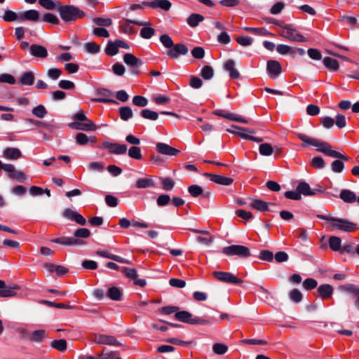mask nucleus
Returning <instances> with one entry per match:
<instances>
[{
	"label": "nucleus",
	"instance_id": "nucleus-1",
	"mask_svg": "<svg viewBox=\"0 0 359 359\" xmlns=\"http://www.w3.org/2000/svg\"><path fill=\"white\" fill-rule=\"evenodd\" d=\"M297 137L304 142L303 146L311 145L316 147V150L326 156L332 158H339L344 161H348L349 158L332 149V147L326 142L320 141L318 139L311 137L303 133H298Z\"/></svg>",
	"mask_w": 359,
	"mask_h": 359
},
{
	"label": "nucleus",
	"instance_id": "nucleus-2",
	"mask_svg": "<svg viewBox=\"0 0 359 359\" xmlns=\"http://www.w3.org/2000/svg\"><path fill=\"white\" fill-rule=\"evenodd\" d=\"M270 22L280 27V29L278 30V33L282 37L291 41H307L306 38L300 34L293 25L285 24L276 20H271Z\"/></svg>",
	"mask_w": 359,
	"mask_h": 359
},
{
	"label": "nucleus",
	"instance_id": "nucleus-3",
	"mask_svg": "<svg viewBox=\"0 0 359 359\" xmlns=\"http://www.w3.org/2000/svg\"><path fill=\"white\" fill-rule=\"evenodd\" d=\"M61 18L65 21H74L84 16L83 11L73 6H64L59 8Z\"/></svg>",
	"mask_w": 359,
	"mask_h": 359
},
{
	"label": "nucleus",
	"instance_id": "nucleus-4",
	"mask_svg": "<svg viewBox=\"0 0 359 359\" xmlns=\"http://www.w3.org/2000/svg\"><path fill=\"white\" fill-rule=\"evenodd\" d=\"M175 318L176 320L189 323L191 325H210V322L200 318H193L192 314L187 311H182L175 313Z\"/></svg>",
	"mask_w": 359,
	"mask_h": 359
},
{
	"label": "nucleus",
	"instance_id": "nucleus-5",
	"mask_svg": "<svg viewBox=\"0 0 359 359\" xmlns=\"http://www.w3.org/2000/svg\"><path fill=\"white\" fill-rule=\"evenodd\" d=\"M222 252L227 256L236 255L241 258H246L250 256V249L244 245H232L222 249Z\"/></svg>",
	"mask_w": 359,
	"mask_h": 359
},
{
	"label": "nucleus",
	"instance_id": "nucleus-6",
	"mask_svg": "<svg viewBox=\"0 0 359 359\" xmlns=\"http://www.w3.org/2000/svg\"><path fill=\"white\" fill-rule=\"evenodd\" d=\"M231 128L233 129L239 130L240 131H231L230 130V128H228L226 130V131H228L229 133L237 135L239 137H241V138L245 139V140H252V141L257 142H261L263 141L262 138L255 137V136H252V135H248L246 133H255V131L254 130L246 128H241V127H239V126H237L235 125H232Z\"/></svg>",
	"mask_w": 359,
	"mask_h": 359
},
{
	"label": "nucleus",
	"instance_id": "nucleus-7",
	"mask_svg": "<svg viewBox=\"0 0 359 359\" xmlns=\"http://www.w3.org/2000/svg\"><path fill=\"white\" fill-rule=\"evenodd\" d=\"M212 275L217 280L223 283L236 285H240L243 283V280L241 278H237L230 272L214 271Z\"/></svg>",
	"mask_w": 359,
	"mask_h": 359
},
{
	"label": "nucleus",
	"instance_id": "nucleus-8",
	"mask_svg": "<svg viewBox=\"0 0 359 359\" xmlns=\"http://www.w3.org/2000/svg\"><path fill=\"white\" fill-rule=\"evenodd\" d=\"M123 62L130 67L133 74L137 75L140 73L139 67L142 65V61L135 57L133 54L126 53L123 55Z\"/></svg>",
	"mask_w": 359,
	"mask_h": 359
},
{
	"label": "nucleus",
	"instance_id": "nucleus-9",
	"mask_svg": "<svg viewBox=\"0 0 359 359\" xmlns=\"http://www.w3.org/2000/svg\"><path fill=\"white\" fill-rule=\"evenodd\" d=\"M333 221L330 225L332 228L344 231L346 232H352L355 230L356 224L346 219L334 218L332 219Z\"/></svg>",
	"mask_w": 359,
	"mask_h": 359
},
{
	"label": "nucleus",
	"instance_id": "nucleus-10",
	"mask_svg": "<svg viewBox=\"0 0 359 359\" xmlns=\"http://www.w3.org/2000/svg\"><path fill=\"white\" fill-rule=\"evenodd\" d=\"M51 242L65 246H79L86 244V242L75 237H60L51 240Z\"/></svg>",
	"mask_w": 359,
	"mask_h": 359
},
{
	"label": "nucleus",
	"instance_id": "nucleus-11",
	"mask_svg": "<svg viewBox=\"0 0 359 359\" xmlns=\"http://www.w3.org/2000/svg\"><path fill=\"white\" fill-rule=\"evenodd\" d=\"M128 22L135 24L140 26H144L141 30H140V36L141 37L149 39L154 36L155 33V30L154 28L150 27H147V25H149V22H144V21H138L135 20H130L126 19V20Z\"/></svg>",
	"mask_w": 359,
	"mask_h": 359
},
{
	"label": "nucleus",
	"instance_id": "nucleus-12",
	"mask_svg": "<svg viewBox=\"0 0 359 359\" xmlns=\"http://www.w3.org/2000/svg\"><path fill=\"white\" fill-rule=\"evenodd\" d=\"M271 205L274 206L276 204L273 203H266L257 198H250L248 202V207L259 212L270 210L269 207Z\"/></svg>",
	"mask_w": 359,
	"mask_h": 359
},
{
	"label": "nucleus",
	"instance_id": "nucleus-13",
	"mask_svg": "<svg viewBox=\"0 0 359 359\" xmlns=\"http://www.w3.org/2000/svg\"><path fill=\"white\" fill-rule=\"evenodd\" d=\"M68 126L70 128L83 131H95L97 129V126L92 121H74Z\"/></svg>",
	"mask_w": 359,
	"mask_h": 359
},
{
	"label": "nucleus",
	"instance_id": "nucleus-14",
	"mask_svg": "<svg viewBox=\"0 0 359 359\" xmlns=\"http://www.w3.org/2000/svg\"><path fill=\"white\" fill-rule=\"evenodd\" d=\"M103 149H107L111 154H124L127 151V146L126 144H119L116 143H111L109 142H104L102 144Z\"/></svg>",
	"mask_w": 359,
	"mask_h": 359
},
{
	"label": "nucleus",
	"instance_id": "nucleus-15",
	"mask_svg": "<svg viewBox=\"0 0 359 359\" xmlns=\"http://www.w3.org/2000/svg\"><path fill=\"white\" fill-rule=\"evenodd\" d=\"M156 147L157 151L163 155L173 156L180 153L179 149L172 147L165 143L158 142L156 144Z\"/></svg>",
	"mask_w": 359,
	"mask_h": 359
},
{
	"label": "nucleus",
	"instance_id": "nucleus-16",
	"mask_svg": "<svg viewBox=\"0 0 359 359\" xmlns=\"http://www.w3.org/2000/svg\"><path fill=\"white\" fill-rule=\"evenodd\" d=\"M339 289L348 295L356 298L355 304L359 309V287L353 284H346L341 286Z\"/></svg>",
	"mask_w": 359,
	"mask_h": 359
},
{
	"label": "nucleus",
	"instance_id": "nucleus-17",
	"mask_svg": "<svg viewBox=\"0 0 359 359\" xmlns=\"http://www.w3.org/2000/svg\"><path fill=\"white\" fill-rule=\"evenodd\" d=\"M188 48L183 43H177L168 50L167 55L171 58L177 59L180 55H186Z\"/></svg>",
	"mask_w": 359,
	"mask_h": 359
},
{
	"label": "nucleus",
	"instance_id": "nucleus-18",
	"mask_svg": "<svg viewBox=\"0 0 359 359\" xmlns=\"http://www.w3.org/2000/svg\"><path fill=\"white\" fill-rule=\"evenodd\" d=\"M266 70L272 78L278 77L282 72L280 63L274 60H270L267 62Z\"/></svg>",
	"mask_w": 359,
	"mask_h": 359
},
{
	"label": "nucleus",
	"instance_id": "nucleus-19",
	"mask_svg": "<svg viewBox=\"0 0 359 359\" xmlns=\"http://www.w3.org/2000/svg\"><path fill=\"white\" fill-rule=\"evenodd\" d=\"M94 342L97 344H107L111 346H121L115 337L109 335L99 334L96 335L93 339Z\"/></svg>",
	"mask_w": 359,
	"mask_h": 359
},
{
	"label": "nucleus",
	"instance_id": "nucleus-20",
	"mask_svg": "<svg viewBox=\"0 0 359 359\" xmlns=\"http://www.w3.org/2000/svg\"><path fill=\"white\" fill-rule=\"evenodd\" d=\"M18 289L16 285L6 286L4 280H0V297H10L15 295Z\"/></svg>",
	"mask_w": 359,
	"mask_h": 359
},
{
	"label": "nucleus",
	"instance_id": "nucleus-21",
	"mask_svg": "<svg viewBox=\"0 0 359 359\" xmlns=\"http://www.w3.org/2000/svg\"><path fill=\"white\" fill-rule=\"evenodd\" d=\"M213 113L215 115H217L219 116L231 120V121H237V122L243 123H248V120L242 118L241 116H240L236 114H233V113L226 112L224 110L218 109V110H215Z\"/></svg>",
	"mask_w": 359,
	"mask_h": 359
},
{
	"label": "nucleus",
	"instance_id": "nucleus-22",
	"mask_svg": "<svg viewBox=\"0 0 359 359\" xmlns=\"http://www.w3.org/2000/svg\"><path fill=\"white\" fill-rule=\"evenodd\" d=\"M97 94L101 97L92 99L93 102L117 104L116 100L109 98L112 95V93L110 90L104 88L100 89L98 90Z\"/></svg>",
	"mask_w": 359,
	"mask_h": 359
},
{
	"label": "nucleus",
	"instance_id": "nucleus-23",
	"mask_svg": "<svg viewBox=\"0 0 359 359\" xmlns=\"http://www.w3.org/2000/svg\"><path fill=\"white\" fill-rule=\"evenodd\" d=\"M205 175L208 176L212 182L218 184L229 186L233 182V180L231 177H227L219 175L205 173Z\"/></svg>",
	"mask_w": 359,
	"mask_h": 359
},
{
	"label": "nucleus",
	"instance_id": "nucleus-24",
	"mask_svg": "<svg viewBox=\"0 0 359 359\" xmlns=\"http://www.w3.org/2000/svg\"><path fill=\"white\" fill-rule=\"evenodd\" d=\"M29 50L31 55L36 57L46 58L48 56L47 49L41 45L32 44L29 47Z\"/></svg>",
	"mask_w": 359,
	"mask_h": 359
},
{
	"label": "nucleus",
	"instance_id": "nucleus-25",
	"mask_svg": "<svg viewBox=\"0 0 359 359\" xmlns=\"http://www.w3.org/2000/svg\"><path fill=\"white\" fill-rule=\"evenodd\" d=\"M3 156L8 160H17L22 156V152L18 148L8 147L3 151Z\"/></svg>",
	"mask_w": 359,
	"mask_h": 359
},
{
	"label": "nucleus",
	"instance_id": "nucleus-26",
	"mask_svg": "<svg viewBox=\"0 0 359 359\" xmlns=\"http://www.w3.org/2000/svg\"><path fill=\"white\" fill-rule=\"evenodd\" d=\"M297 189L300 193V196L302 194L304 196H314L320 191L317 189H312L309 184L305 182H300L297 187Z\"/></svg>",
	"mask_w": 359,
	"mask_h": 359
},
{
	"label": "nucleus",
	"instance_id": "nucleus-27",
	"mask_svg": "<svg viewBox=\"0 0 359 359\" xmlns=\"http://www.w3.org/2000/svg\"><path fill=\"white\" fill-rule=\"evenodd\" d=\"M224 69L229 73V76L231 79H238L240 77V73L238 69L235 67V62L233 60H228L224 64Z\"/></svg>",
	"mask_w": 359,
	"mask_h": 359
},
{
	"label": "nucleus",
	"instance_id": "nucleus-28",
	"mask_svg": "<svg viewBox=\"0 0 359 359\" xmlns=\"http://www.w3.org/2000/svg\"><path fill=\"white\" fill-rule=\"evenodd\" d=\"M36 22L39 20V13L36 10H29L20 13V20Z\"/></svg>",
	"mask_w": 359,
	"mask_h": 359
},
{
	"label": "nucleus",
	"instance_id": "nucleus-29",
	"mask_svg": "<svg viewBox=\"0 0 359 359\" xmlns=\"http://www.w3.org/2000/svg\"><path fill=\"white\" fill-rule=\"evenodd\" d=\"M96 255L100 256V257L111 259L114 260V261L118 262L131 264L130 261H129L128 259H126L124 258H122L120 256H118V255H113V254L109 252L107 250L97 251L96 252Z\"/></svg>",
	"mask_w": 359,
	"mask_h": 359
},
{
	"label": "nucleus",
	"instance_id": "nucleus-30",
	"mask_svg": "<svg viewBox=\"0 0 359 359\" xmlns=\"http://www.w3.org/2000/svg\"><path fill=\"white\" fill-rule=\"evenodd\" d=\"M339 198L346 203H355L357 199L355 194L349 189H342L340 192Z\"/></svg>",
	"mask_w": 359,
	"mask_h": 359
},
{
	"label": "nucleus",
	"instance_id": "nucleus-31",
	"mask_svg": "<svg viewBox=\"0 0 359 359\" xmlns=\"http://www.w3.org/2000/svg\"><path fill=\"white\" fill-rule=\"evenodd\" d=\"M334 289L332 286L329 284H323L318 287V292L319 296L323 299L330 298L333 294Z\"/></svg>",
	"mask_w": 359,
	"mask_h": 359
},
{
	"label": "nucleus",
	"instance_id": "nucleus-32",
	"mask_svg": "<svg viewBox=\"0 0 359 359\" xmlns=\"http://www.w3.org/2000/svg\"><path fill=\"white\" fill-rule=\"evenodd\" d=\"M142 5L149 6L153 8H161L164 11H169L171 3L168 0H158L154 2L143 1Z\"/></svg>",
	"mask_w": 359,
	"mask_h": 359
},
{
	"label": "nucleus",
	"instance_id": "nucleus-33",
	"mask_svg": "<svg viewBox=\"0 0 359 359\" xmlns=\"http://www.w3.org/2000/svg\"><path fill=\"white\" fill-rule=\"evenodd\" d=\"M107 297L114 301H120L122 299V290L116 286L109 287L107 292Z\"/></svg>",
	"mask_w": 359,
	"mask_h": 359
},
{
	"label": "nucleus",
	"instance_id": "nucleus-34",
	"mask_svg": "<svg viewBox=\"0 0 359 359\" xmlns=\"http://www.w3.org/2000/svg\"><path fill=\"white\" fill-rule=\"evenodd\" d=\"M34 74L32 72H27L20 76L18 83L20 86H31L34 83Z\"/></svg>",
	"mask_w": 359,
	"mask_h": 359
},
{
	"label": "nucleus",
	"instance_id": "nucleus-35",
	"mask_svg": "<svg viewBox=\"0 0 359 359\" xmlns=\"http://www.w3.org/2000/svg\"><path fill=\"white\" fill-rule=\"evenodd\" d=\"M97 141V138L95 136L88 137L85 133H79L76 136V142L80 145L86 144L88 142L92 144Z\"/></svg>",
	"mask_w": 359,
	"mask_h": 359
},
{
	"label": "nucleus",
	"instance_id": "nucleus-36",
	"mask_svg": "<svg viewBox=\"0 0 359 359\" xmlns=\"http://www.w3.org/2000/svg\"><path fill=\"white\" fill-rule=\"evenodd\" d=\"M324 66L331 71H337L339 68V62L337 60L330 57H325L323 60Z\"/></svg>",
	"mask_w": 359,
	"mask_h": 359
},
{
	"label": "nucleus",
	"instance_id": "nucleus-37",
	"mask_svg": "<svg viewBox=\"0 0 359 359\" xmlns=\"http://www.w3.org/2000/svg\"><path fill=\"white\" fill-rule=\"evenodd\" d=\"M118 112L121 119L124 121H128L133 116V113L131 108L128 106L119 107Z\"/></svg>",
	"mask_w": 359,
	"mask_h": 359
},
{
	"label": "nucleus",
	"instance_id": "nucleus-38",
	"mask_svg": "<svg viewBox=\"0 0 359 359\" xmlns=\"http://www.w3.org/2000/svg\"><path fill=\"white\" fill-rule=\"evenodd\" d=\"M203 20L204 17L202 15L193 13L187 19V22L190 27H195L199 24V22L203 21Z\"/></svg>",
	"mask_w": 359,
	"mask_h": 359
},
{
	"label": "nucleus",
	"instance_id": "nucleus-39",
	"mask_svg": "<svg viewBox=\"0 0 359 359\" xmlns=\"http://www.w3.org/2000/svg\"><path fill=\"white\" fill-rule=\"evenodd\" d=\"M152 178H140L137 180L135 187L138 189H145L154 187Z\"/></svg>",
	"mask_w": 359,
	"mask_h": 359
},
{
	"label": "nucleus",
	"instance_id": "nucleus-40",
	"mask_svg": "<svg viewBox=\"0 0 359 359\" xmlns=\"http://www.w3.org/2000/svg\"><path fill=\"white\" fill-rule=\"evenodd\" d=\"M46 338V332L43 330H38L34 331L30 337V341L33 342H41Z\"/></svg>",
	"mask_w": 359,
	"mask_h": 359
},
{
	"label": "nucleus",
	"instance_id": "nucleus-41",
	"mask_svg": "<svg viewBox=\"0 0 359 359\" xmlns=\"http://www.w3.org/2000/svg\"><path fill=\"white\" fill-rule=\"evenodd\" d=\"M83 48L87 53L90 54H96L100 50V46L93 41L84 43Z\"/></svg>",
	"mask_w": 359,
	"mask_h": 359
},
{
	"label": "nucleus",
	"instance_id": "nucleus-42",
	"mask_svg": "<svg viewBox=\"0 0 359 359\" xmlns=\"http://www.w3.org/2000/svg\"><path fill=\"white\" fill-rule=\"evenodd\" d=\"M329 245H330V248L333 251H339L341 249V240L339 237L334 236H331L329 238Z\"/></svg>",
	"mask_w": 359,
	"mask_h": 359
},
{
	"label": "nucleus",
	"instance_id": "nucleus-43",
	"mask_svg": "<svg viewBox=\"0 0 359 359\" xmlns=\"http://www.w3.org/2000/svg\"><path fill=\"white\" fill-rule=\"evenodd\" d=\"M140 115L145 119L156 121L158 118V114L150 109H143L140 111Z\"/></svg>",
	"mask_w": 359,
	"mask_h": 359
},
{
	"label": "nucleus",
	"instance_id": "nucleus-44",
	"mask_svg": "<svg viewBox=\"0 0 359 359\" xmlns=\"http://www.w3.org/2000/svg\"><path fill=\"white\" fill-rule=\"evenodd\" d=\"M259 151L261 155L268 156L273 154V148L269 143H263L259 145Z\"/></svg>",
	"mask_w": 359,
	"mask_h": 359
},
{
	"label": "nucleus",
	"instance_id": "nucleus-45",
	"mask_svg": "<svg viewBox=\"0 0 359 359\" xmlns=\"http://www.w3.org/2000/svg\"><path fill=\"white\" fill-rule=\"evenodd\" d=\"M118 49L116 41H109L105 48V53L107 55L114 56L118 53Z\"/></svg>",
	"mask_w": 359,
	"mask_h": 359
},
{
	"label": "nucleus",
	"instance_id": "nucleus-46",
	"mask_svg": "<svg viewBox=\"0 0 359 359\" xmlns=\"http://www.w3.org/2000/svg\"><path fill=\"white\" fill-rule=\"evenodd\" d=\"M33 115L39 118H43L47 114V110L43 105L39 104L33 108L32 111Z\"/></svg>",
	"mask_w": 359,
	"mask_h": 359
},
{
	"label": "nucleus",
	"instance_id": "nucleus-47",
	"mask_svg": "<svg viewBox=\"0 0 359 359\" xmlns=\"http://www.w3.org/2000/svg\"><path fill=\"white\" fill-rule=\"evenodd\" d=\"M201 75L204 79L209 80L213 77L214 70L212 67L205 65L201 69Z\"/></svg>",
	"mask_w": 359,
	"mask_h": 359
},
{
	"label": "nucleus",
	"instance_id": "nucleus-48",
	"mask_svg": "<svg viewBox=\"0 0 359 359\" xmlns=\"http://www.w3.org/2000/svg\"><path fill=\"white\" fill-rule=\"evenodd\" d=\"M51 346L60 351L67 349V341L65 339L54 340L51 342Z\"/></svg>",
	"mask_w": 359,
	"mask_h": 359
},
{
	"label": "nucleus",
	"instance_id": "nucleus-49",
	"mask_svg": "<svg viewBox=\"0 0 359 359\" xmlns=\"http://www.w3.org/2000/svg\"><path fill=\"white\" fill-rule=\"evenodd\" d=\"M3 19L6 22H13L17 20H20V13H16L12 11H6L3 16Z\"/></svg>",
	"mask_w": 359,
	"mask_h": 359
},
{
	"label": "nucleus",
	"instance_id": "nucleus-50",
	"mask_svg": "<svg viewBox=\"0 0 359 359\" xmlns=\"http://www.w3.org/2000/svg\"><path fill=\"white\" fill-rule=\"evenodd\" d=\"M128 156L134 159H141L142 156L140 148L136 146L131 147L128 150Z\"/></svg>",
	"mask_w": 359,
	"mask_h": 359
},
{
	"label": "nucleus",
	"instance_id": "nucleus-51",
	"mask_svg": "<svg viewBox=\"0 0 359 359\" xmlns=\"http://www.w3.org/2000/svg\"><path fill=\"white\" fill-rule=\"evenodd\" d=\"M133 104L135 106L143 107L147 105L148 100L141 95H135L133 98Z\"/></svg>",
	"mask_w": 359,
	"mask_h": 359
},
{
	"label": "nucleus",
	"instance_id": "nucleus-52",
	"mask_svg": "<svg viewBox=\"0 0 359 359\" xmlns=\"http://www.w3.org/2000/svg\"><path fill=\"white\" fill-rule=\"evenodd\" d=\"M90 235V231L89 229L86 228H80L76 229L74 233V236L76 238H88Z\"/></svg>",
	"mask_w": 359,
	"mask_h": 359
},
{
	"label": "nucleus",
	"instance_id": "nucleus-53",
	"mask_svg": "<svg viewBox=\"0 0 359 359\" xmlns=\"http://www.w3.org/2000/svg\"><path fill=\"white\" fill-rule=\"evenodd\" d=\"M188 191L193 197H198L201 195L203 192V190L201 187L193 184L188 187Z\"/></svg>",
	"mask_w": 359,
	"mask_h": 359
},
{
	"label": "nucleus",
	"instance_id": "nucleus-54",
	"mask_svg": "<svg viewBox=\"0 0 359 359\" xmlns=\"http://www.w3.org/2000/svg\"><path fill=\"white\" fill-rule=\"evenodd\" d=\"M276 50L281 55H286L287 53L294 54V50L290 46L285 44H279L276 47Z\"/></svg>",
	"mask_w": 359,
	"mask_h": 359
},
{
	"label": "nucleus",
	"instance_id": "nucleus-55",
	"mask_svg": "<svg viewBox=\"0 0 359 359\" xmlns=\"http://www.w3.org/2000/svg\"><path fill=\"white\" fill-rule=\"evenodd\" d=\"M160 41L162 44L168 48H170L174 46V43L170 36L168 34H163L160 36Z\"/></svg>",
	"mask_w": 359,
	"mask_h": 359
},
{
	"label": "nucleus",
	"instance_id": "nucleus-56",
	"mask_svg": "<svg viewBox=\"0 0 359 359\" xmlns=\"http://www.w3.org/2000/svg\"><path fill=\"white\" fill-rule=\"evenodd\" d=\"M311 164L313 167L317 169H321L325 167V163L322 157L316 156L312 158Z\"/></svg>",
	"mask_w": 359,
	"mask_h": 359
},
{
	"label": "nucleus",
	"instance_id": "nucleus-57",
	"mask_svg": "<svg viewBox=\"0 0 359 359\" xmlns=\"http://www.w3.org/2000/svg\"><path fill=\"white\" fill-rule=\"evenodd\" d=\"M290 299L295 303H299L302 299V294L301 292L297 289H293L289 293Z\"/></svg>",
	"mask_w": 359,
	"mask_h": 359
},
{
	"label": "nucleus",
	"instance_id": "nucleus-58",
	"mask_svg": "<svg viewBox=\"0 0 359 359\" xmlns=\"http://www.w3.org/2000/svg\"><path fill=\"white\" fill-rule=\"evenodd\" d=\"M227 349L228 347L225 344L220 343H216L212 346L214 353L219 355L224 354Z\"/></svg>",
	"mask_w": 359,
	"mask_h": 359
},
{
	"label": "nucleus",
	"instance_id": "nucleus-59",
	"mask_svg": "<svg viewBox=\"0 0 359 359\" xmlns=\"http://www.w3.org/2000/svg\"><path fill=\"white\" fill-rule=\"evenodd\" d=\"M93 21L98 26L109 27L112 24L110 18H95Z\"/></svg>",
	"mask_w": 359,
	"mask_h": 359
},
{
	"label": "nucleus",
	"instance_id": "nucleus-60",
	"mask_svg": "<svg viewBox=\"0 0 359 359\" xmlns=\"http://www.w3.org/2000/svg\"><path fill=\"white\" fill-rule=\"evenodd\" d=\"M104 165L102 162H91L88 164V168L90 171L101 172L104 170Z\"/></svg>",
	"mask_w": 359,
	"mask_h": 359
},
{
	"label": "nucleus",
	"instance_id": "nucleus-61",
	"mask_svg": "<svg viewBox=\"0 0 359 359\" xmlns=\"http://www.w3.org/2000/svg\"><path fill=\"white\" fill-rule=\"evenodd\" d=\"M62 74V71L58 68H50L47 72V76L53 79H57Z\"/></svg>",
	"mask_w": 359,
	"mask_h": 359
},
{
	"label": "nucleus",
	"instance_id": "nucleus-62",
	"mask_svg": "<svg viewBox=\"0 0 359 359\" xmlns=\"http://www.w3.org/2000/svg\"><path fill=\"white\" fill-rule=\"evenodd\" d=\"M344 168V163L339 160H335L331 164L332 170L334 172H341Z\"/></svg>",
	"mask_w": 359,
	"mask_h": 359
},
{
	"label": "nucleus",
	"instance_id": "nucleus-63",
	"mask_svg": "<svg viewBox=\"0 0 359 359\" xmlns=\"http://www.w3.org/2000/svg\"><path fill=\"white\" fill-rule=\"evenodd\" d=\"M317 285L318 283L313 278H307L303 282V287L307 290L314 289Z\"/></svg>",
	"mask_w": 359,
	"mask_h": 359
},
{
	"label": "nucleus",
	"instance_id": "nucleus-64",
	"mask_svg": "<svg viewBox=\"0 0 359 359\" xmlns=\"http://www.w3.org/2000/svg\"><path fill=\"white\" fill-rule=\"evenodd\" d=\"M191 55L196 59H202L205 55V50L202 47H195L191 50Z\"/></svg>",
	"mask_w": 359,
	"mask_h": 359
}]
</instances>
